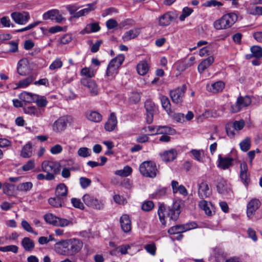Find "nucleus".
<instances>
[{"label":"nucleus","mask_w":262,"mask_h":262,"mask_svg":"<svg viewBox=\"0 0 262 262\" xmlns=\"http://www.w3.org/2000/svg\"><path fill=\"white\" fill-rule=\"evenodd\" d=\"M71 203L72 204L73 206L76 208H78L81 210H83L84 209V206L83 204L79 199L75 198H72Z\"/></svg>","instance_id":"obj_54"},{"label":"nucleus","mask_w":262,"mask_h":262,"mask_svg":"<svg viewBox=\"0 0 262 262\" xmlns=\"http://www.w3.org/2000/svg\"><path fill=\"white\" fill-rule=\"evenodd\" d=\"M18 247L15 245H9L3 247V252H12L14 253H17L18 252Z\"/></svg>","instance_id":"obj_63"},{"label":"nucleus","mask_w":262,"mask_h":262,"mask_svg":"<svg viewBox=\"0 0 262 262\" xmlns=\"http://www.w3.org/2000/svg\"><path fill=\"white\" fill-rule=\"evenodd\" d=\"M3 192L8 195H11L13 194L14 189V185L13 184L6 182L3 185Z\"/></svg>","instance_id":"obj_43"},{"label":"nucleus","mask_w":262,"mask_h":262,"mask_svg":"<svg viewBox=\"0 0 262 262\" xmlns=\"http://www.w3.org/2000/svg\"><path fill=\"white\" fill-rule=\"evenodd\" d=\"M192 12L193 10L191 8L187 7H184L183 9L182 14L179 17V19L182 21H184L186 17L189 16L192 13Z\"/></svg>","instance_id":"obj_53"},{"label":"nucleus","mask_w":262,"mask_h":262,"mask_svg":"<svg viewBox=\"0 0 262 262\" xmlns=\"http://www.w3.org/2000/svg\"><path fill=\"white\" fill-rule=\"evenodd\" d=\"M41 170L47 173V180H53L55 179V174L59 171V166L56 162L44 161L41 163Z\"/></svg>","instance_id":"obj_6"},{"label":"nucleus","mask_w":262,"mask_h":262,"mask_svg":"<svg viewBox=\"0 0 262 262\" xmlns=\"http://www.w3.org/2000/svg\"><path fill=\"white\" fill-rule=\"evenodd\" d=\"M251 103V99L249 96H240L237 98L236 104L232 105L231 110L233 113L238 112L242 107L248 106Z\"/></svg>","instance_id":"obj_11"},{"label":"nucleus","mask_w":262,"mask_h":262,"mask_svg":"<svg viewBox=\"0 0 262 262\" xmlns=\"http://www.w3.org/2000/svg\"><path fill=\"white\" fill-rule=\"evenodd\" d=\"M120 224L122 230L124 232H128L131 230V221L127 214H123L120 218Z\"/></svg>","instance_id":"obj_24"},{"label":"nucleus","mask_w":262,"mask_h":262,"mask_svg":"<svg viewBox=\"0 0 262 262\" xmlns=\"http://www.w3.org/2000/svg\"><path fill=\"white\" fill-rule=\"evenodd\" d=\"M177 151L174 148L165 150L160 154L162 160L166 162H171L174 160L177 157Z\"/></svg>","instance_id":"obj_22"},{"label":"nucleus","mask_w":262,"mask_h":262,"mask_svg":"<svg viewBox=\"0 0 262 262\" xmlns=\"http://www.w3.org/2000/svg\"><path fill=\"white\" fill-rule=\"evenodd\" d=\"M71 223V222L68 220L58 217L56 226H59L61 227H66L69 225Z\"/></svg>","instance_id":"obj_60"},{"label":"nucleus","mask_w":262,"mask_h":262,"mask_svg":"<svg viewBox=\"0 0 262 262\" xmlns=\"http://www.w3.org/2000/svg\"><path fill=\"white\" fill-rule=\"evenodd\" d=\"M20 155L23 158H30L33 155L32 144L28 142L23 147Z\"/></svg>","instance_id":"obj_27"},{"label":"nucleus","mask_w":262,"mask_h":262,"mask_svg":"<svg viewBox=\"0 0 262 262\" xmlns=\"http://www.w3.org/2000/svg\"><path fill=\"white\" fill-rule=\"evenodd\" d=\"M100 27L97 23H91L88 24L86 27L83 29L81 33L82 34H89L92 32H96L99 31Z\"/></svg>","instance_id":"obj_34"},{"label":"nucleus","mask_w":262,"mask_h":262,"mask_svg":"<svg viewBox=\"0 0 262 262\" xmlns=\"http://www.w3.org/2000/svg\"><path fill=\"white\" fill-rule=\"evenodd\" d=\"M190 152L194 156L196 160L198 161L202 160V156L204 154L203 150L192 149Z\"/></svg>","instance_id":"obj_55"},{"label":"nucleus","mask_w":262,"mask_h":262,"mask_svg":"<svg viewBox=\"0 0 262 262\" xmlns=\"http://www.w3.org/2000/svg\"><path fill=\"white\" fill-rule=\"evenodd\" d=\"M130 248L129 245H123L118 246L116 250H113L111 252V255H114L116 251L120 252L122 254H126L128 253L127 250Z\"/></svg>","instance_id":"obj_45"},{"label":"nucleus","mask_w":262,"mask_h":262,"mask_svg":"<svg viewBox=\"0 0 262 262\" xmlns=\"http://www.w3.org/2000/svg\"><path fill=\"white\" fill-rule=\"evenodd\" d=\"M11 16L13 21L19 25H25L30 18L29 13L26 11L14 12L11 14Z\"/></svg>","instance_id":"obj_10"},{"label":"nucleus","mask_w":262,"mask_h":262,"mask_svg":"<svg viewBox=\"0 0 262 262\" xmlns=\"http://www.w3.org/2000/svg\"><path fill=\"white\" fill-rule=\"evenodd\" d=\"M77 154L81 157L86 158L91 156V151L87 147H80L77 151Z\"/></svg>","instance_id":"obj_50"},{"label":"nucleus","mask_w":262,"mask_h":262,"mask_svg":"<svg viewBox=\"0 0 262 262\" xmlns=\"http://www.w3.org/2000/svg\"><path fill=\"white\" fill-rule=\"evenodd\" d=\"M81 83L88 89L91 95L96 96L98 94L97 86L93 80L83 78L81 79Z\"/></svg>","instance_id":"obj_15"},{"label":"nucleus","mask_w":262,"mask_h":262,"mask_svg":"<svg viewBox=\"0 0 262 262\" xmlns=\"http://www.w3.org/2000/svg\"><path fill=\"white\" fill-rule=\"evenodd\" d=\"M234 158L227 156L223 157L221 155L218 156V167L222 169L225 170L229 168L232 165Z\"/></svg>","instance_id":"obj_18"},{"label":"nucleus","mask_w":262,"mask_h":262,"mask_svg":"<svg viewBox=\"0 0 262 262\" xmlns=\"http://www.w3.org/2000/svg\"><path fill=\"white\" fill-rule=\"evenodd\" d=\"M160 100L163 108L169 114L171 112V105L169 99L165 96H162Z\"/></svg>","instance_id":"obj_42"},{"label":"nucleus","mask_w":262,"mask_h":262,"mask_svg":"<svg viewBox=\"0 0 262 262\" xmlns=\"http://www.w3.org/2000/svg\"><path fill=\"white\" fill-rule=\"evenodd\" d=\"M35 96L30 93L24 92L21 94L20 98L25 102H31L35 100Z\"/></svg>","instance_id":"obj_48"},{"label":"nucleus","mask_w":262,"mask_h":262,"mask_svg":"<svg viewBox=\"0 0 262 262\" xmlns=\"http://www.w3.org/2000/svg\"><path fill=\"white\" fill-rule=\"evenodd\" d=\"M204 6L207 7H217L220 8L223 6V4L217 0H209L205 2Z\"/></svg>","instance_id":"obj_52"},{"label":"nucleus","mask_w":262,"mask_h":262,"mask_svg":"<svg viewBox=\"0 0 262 262\" xmlns=\"http://www.w3.org/2000/svg\"><path fill=\"white\" fill-rule=\"evenodd\" d=\"M24 112L26 114L35 116L36 117H39L41 114L40 109L37 108L35 106H33L25 108Z\"/></svg>","instance_id":"obj_41"},{"label":"nucleus","mask_w":262,"mask_h":262,"mask_svg":"<svg viewBox=\"0 0 262 262\" xmlns=\"http://www.w3.org/2000/svg\"><path fill=\"white\" fill-rule=\"evenodd\" d=\"M95 4H89L86 6V8L83 9L77 12H76L74 15V17H79L82 16H84L88 14L90 11L94 10Z\"/></svg>","instance_id":"obj_39"},{"label":"nucleus","mask_w":262,"mask_h":262,"mask_svg":"<svg viewBox=\"0 0 262 262\" xmlns=\"http://www.w3.org/2000/svg\"><path fill=\"white\" fill-rule=\"evenodd\" d=\"M140 33V30L138 28H134L126 32L122 36L123 41H128L137 37Z\"/></svg>","instance_id":"obj_28"},{"label":"nucleus","mask_w":262,"mask_h":262,"mask_svg":"<svg viewBox=\"0 0 262 262\" xmlns=\"http://www.w3.org/2000/svg\"><path fill=\"white\" fill-rule=\"evenodd\" d=\"M145 108L146 111V121L150 124L153 121L154 113L155 110V105L150 100H147L145 102Z\"/></svg>","instance_id":"obj_20"},{"label":"nucleus","mask_w":262,"mask_h":262,"mask_svg":"<svg viewBox=\"0 0 262 262\" xmlns=\"http://www.w3.org/2000/svg\"><path fill=\"white\" fill-rule=\"evenodd\" d=\"M167 191V189L165 187L160 188L157 191L152 194L153 198L158 199L164 195Z\"/></svg>","instance_id":"obj_57"},{"label":"nucleus","mask_w":262,"mask_h":262,"mask_svg":"<svg viewBox=\"0 0 262 262\" xmlns=\"http://www.w3.org/2000/svg\"><path fill=\"white\" fill-rule=\"evenodd\" d=\"M137 70L139 75L144 76L147 73L149 70V66L146 62L142 61L138 64Z\"/></svg>","instance_id":"obj_37"},{"label":"nucleus","mask_w":262,"mask_h":262,"mask_svg":"<svg viewBox=\"0 0 262 262\" xmlns=\"http://www.w3.org/2000/svg\"><path fill=\"white\" fill-rule=\"evenodd\" d=\"M35 100L37 105L40 107L46 106L48 103V101L43 96H39L36 95Z\"/></svg>","instance_id":"obj_51"},{"label":"nucleus","mask_w":262,"mask_h":262,"mask_svg":"<svg viewBox=\"0 0 262 262\" xmlns=\"http://www.w3.org/2000/svg\"><path fill=\"white\" fill-rule=\"evenodd\" d=\"M63 66V62L60 58H56L49 66V69L51 71H55L61 68Z\"/></svg>","instance_id":"obj_49"},{"label":"nucleus","mask_w":262,"mask_h":262,"mask_svg":"<svg viewBox=\"0 0 262 262\" xmlns=\"http://www.w3.org/2000/svg\"><path fill=\"white\" fill-rule=\"evenodd\" d=\"M68 188L66 185L61 183L58 185L55 189V195L64 200L67 195Z\"/></svg>","instance_id":"obj_32"},{"label":"nucleus","mask_w":262,"mask_h":262,"mask_svg":"<svg viewBox=\"0 0 262 262\" xmlns=\"http://www.w3.org/2000/svg\"><path fill=\"white\" fill-rule=\"evenodd\" d=\"M237 19V15L235 13H227L214 22V27L217 30L226 29L231 27Z\"/></svg>","instance_id":"obj_4"},{"label":"nucleus","mask_w":262,"mask_h":262,"mask_svg":"<svg viewBox=\"0 0 262 262\" xmlns=\"http://www.w3.org/2000/svg\"><path fill=\"white\" fill-rule=\"evenodd\" d=\"M124 60V56L123 54H120L111 60L106 71V76L108 80H112L115 78Z\"/></svg>","instance_id":"obj_3"},{"label":"nucleus","mask_w":262,"mask_h":262,"mask_svg":"<svg viewBox=\"0 0 262 262\" xmlns=\"http://www.w3.org/2000/svg\"><path fill=\"white\" fill-rule=\"evenodd\" d=\"M145 249L146 251L152 255L156 254V247L155 244L152 243L145 246Z\"/></svg>","instance_id":"obj_62"},{"label":"nucleus","mask_w":262,"mask_h":262,"mask_svg":"<svg viewBox=\"0 0 262 262\" xmlns=\"http://www.w3.org/2000/svg\"><path fill=\"white\" fill-rule=\"evenodd\" d=\"M239 176L241 181L247 186L250 181V173L248 172V165L245 162L241 163Z\"/></svg>","instance_id":"obj_17"},{"label":"nucleus","mask_w":262,"mask_h":262,"mask_svg":"<svg viewBox=\"0 0 262 262\" xmlns=\"http://www.w3.org/2000/svg\"><path fill=\"white\" fill-rule=\"evenodd\" d=\"M139 170L142 175L149 178H155L158 170L156 164L151 161H144L139 167Z\"/></svg>","instance_id":"obj_7"},{"label":"nucleus","mask_w":262,"mask_h":262,"mask_svg":"<svg viewBox=\"0 0 262 262\" xmlns=\"http://www.w3.org/2000/svg\"><path fill=\"white\" fill-rule=\"evenodd\" d=\"M42 18L44 20L50 19L57 23H60L64 19L59 11L56 9H52L45 12L42 15Z\"/></svg>","instance_id":"obj_14"},{"label":"nucleus","mask_w":262,"mask_h":262,"mask_svg":"<svg viewBox=\"0 0 262 262\" xmlns=\"http://www.w3.org/2000/svg\"><path fill=\"white\" fill-rule=\"evenodd\" d=\"M216 188L219 193L223 195H227L231 192L230 184L222 178L219 179Z\"/></svg>","instance_id":"obj_16"},{"label":"nucleus","mask_w":262,"mask_h":262,"mask_svg":"<svg viewBox=\"0 0 262 262\" xmlns=\"http://www.w3.org/2000/svg\"><path fill=\"white\" fill-rule=\"evenodd\" d=\"M224 83L221 81H219L210 85H207L208 91L213 93L221 92L224 88Z\"/></svg>","instance_id":"obj_30"},{"label":"nucleus","mask_w":262,"mask_h":262,"mask_svg":"<svg viewBox=\"0 0 262 262\" xmlns=\"http://www.w3.org/2000/svg\"><path fill=\"white\" fill-rule=\"evenodd\" d=\"M35 78L33 75H30L26 78L20 80L15 83L16 87L14 89H24L28 87L34 81Z\"/></svg>","instance_id":"obj_31"},{"label":"nucleus","mask_w":262,"mask_h":262,"mask_svg":"<svg viewBox=\"0 0 262 262\" xmlns=\"http://www.w3.org/2000/svg\"><path fill=\"white\" fill-rule=\"evenodd\" d=\"M85 117L94 122H99L102 120V115L97 111H88L85 113Z\"/></svg>","instance_id":"obj_29"},{"label":"nucleus","mask_w":262,"mask_h":262,"mask_svg":"<svg viewBox=\"0 0 262 262\" xmlns=\"http://www.w3.org/2000/svg\"><path fill=\"white\" fill-rule=\"evenodd\" d=\"M214 59L212 56L203 60L198 67V72L202 74L203 72L208 68L214 62Z\"/></svg>","instance_id":"obj_26"},{"label":"nucleus","mask_w":262,"mask_h":262,"mask_svg":"<svg viewBox=\"0 0 262 262\" xmlns=\"http://www.w3.org/2000/svg\"><path fill=\"white\" fill-rule=\"evenodd\" d=\"M180 213V210L178 206L170 208L164 205H161L158 210L160 221L163 226H165L166 224L165 220L166 215L169 217L170 220L176 221L178 219Z\"/></svg>","instance_id":"obj_2"},{"label":"nucleus","mask_w":262,"mask_h":262,"mask_svg":"<svg viewBox=\"0 0 262 262\" xmlns=\"http://www.w3.org/2000/svg\"><path fill=\"white\" fill-rule=\"evenodd\" d=\"M1 25L4 27L9 28L10 27H13L14 25L11 23V20L9 17L4 16L0 18Z\"/></svg>","instance_id":"obj_56"},{"label":"nucleus","mask_w":262,"mask_h":262,"mask_svg":"<svg viewBox=\"0 0 262 262\" xmlns=\"http://www.w3.org/2000/svg\"><path fill=\"white\" fill-rule=\"evenodd\" d=\"M35 167L34 161L32 160H29L22 167L23 170L27 171L33 169Z\"/></svg>","instance_id":"obj_59"},{"label":"nucleus","mask_w":262,"mask_h":262,"mask_svg":"<svg viewBox=\"0 0 262 262\" xmlns=\"http://www.w3.org/2000/svg\"><path fill=\"white\" fill-rule=\"evenodd\" d=\"M21 245L24 249L27 251H32L35 247L33 241L28 237H25L21 241Z\"/></svg>","instance_id":"obj_35"},{"label":"nucleus","mask_w":262,"mask_h":262,"mask_svg":"<svg viewBox=\"0 0 262 262\" xmlns=\"http://www.w3.org/2000/svg\"><path fill=\"white\" fill-rule=\"evenodd\" d=\"M113 199L118 204L124 205L127 203L126 199L124 197L118 194H115L113 197Z\"/></svg>","instance_id":"obj_64"},{"label":"nucleus","mask_w":262,"mask_h":262,"mask_svg":"<svg viewBox=\"0 0 262 262\" xmlns=\"http://www.w3.org/2000/svg\"><path fill=\"white\" fill-rule=\"evenodd\" d=\"M82 247L81 241L73 238L58 241L54 245V250L60 255L74 256L81 251Z\"/></svg>","instance_id":"obj_1"},{"label":"nucleus","mask_w":262,"mask_h":262,"mask_svg":"<svg viewBox=\"0 0 262 262\" xmlns=\"http://www.w3.org/2000/svg\"><path fill=\"white\" fill-rule=\"evenodd\" d=\"M48 202L53 207L58 208L61 207L64 205V200L55 195V197L49 198Z\"/></svg>","instance_id":"obj_38"},{"label":"nucleus","mask_w":262,"mask_h":262,"mask_svg":"<svg viewBox=\"0 0 262 262\" xmlns=\"http://www.w3.org/2000/svg\"><path fill=\"white\" fill-rule=\"evenodd\" d=\"M79 181L81 187L83 189H85L91 184V180L85 177H81Z\"/></svg>","instance_id":"obj_61"},{"label":"nucleus","mask_w":262,"mask_h":262,"mask_svg":"<svg viewBox=\"0 0 262 262\" xmlns=\"http://www.w3.org/2000/svg\"><path fill=\"white\" fill-rule=\"evenodd\" d=\"M33 187V184L31 182H26L18 184L16 186V189L19 192L27 193Z\"/></svg>","instance_id":"obj_36"},{"label":"nucleus","mask_w":262,"mask_h":262,"mask_svg":"<svg viewBox=\"0 0 262 262\" xmlns=\"http://www.w3.org/2000/svg\"><path fill=\"white\" fill-rule=\"evenodd\" d=\"M211 191L208 184L204 182L200 184L198 189V195L201 199H204L210 195Z\"/></svg>","instance_id":"obj_23"},{"label":"nucleus","mask_w":262,"mask_h":262,"mask_svg":"<svg viewBox=\"0 0 262 262\" xmlns=\"http://www.w3.org/2000/svg\"><path fill=\"white\" fill-rule=\"evenodd\" d=\"M44 218L47 223L56 226L58 217L52 213H48L44 216Z\"/></svg>","instance_id":"obj_47"},{"label":"nucleus","mask_w":262,"mask_h":262,"mask_svg":"<svg viewBox=\"0 0 262 262\" xmlns=\"http://www.w3.org/2000/svg\"><path fill=\"white\" fill-rule=\"evenodd\" d=\"M21 226L23 228V229L24 230H25L26 231H27V232L32 233H34L35 235H37V233L34 231L32 228L31 227V226H30V225L27 221H26L25 220L22 221L21 223Z\"/></svg>","instance_id":"obj_58"},{"label":"nucleus","mask_w":262,"mask_h":262,"mask_svg":"<svg viewBox=\"0 0 262 262\" xmlns=\"http://www.w3.org/2000/svg\"><path fill=\"white\" fill-rule=\"evenodd\" d=\"M132 172V168L129 166H125L122 169L116 170L115 174L121 177H126L130 175Z\"/></svg>","instance_id":"obj_40"},{"label":"nucleus","mask_w":262,"mask_h":262,"mask_svg":"<svg viewBox=\"0 0 262 262\" xmlns=\"http://www.w3.org/2000/svg\"><path fill=\"white\" fill-rule=\"evenodd\" d=\"M31 71L30 65L27 58H22L19 60L17 65V72L21 76H26Z\"/></svg>","instance_id":"obj_13"},{"label":"nucleus","mask_w":262,"mask_h":262,"mask_svg":"<svg viewBox=\"0 0 262 262\" xmlns=\"http://www.w3.org/2000/svg\"><path fill=\"white\" fill-rule=\"evenodd\" d=\"M173 19V14L170 12H166L159 17V25L162 27L167 26Z\"/></svg>","instance_id":"obj_25"},{"label":"nucleus","mask_w":262,"mask_h":262,"mask_svg":"<svg viewBox=\"0 0 262 262\" xmlns=\"http://www.w3.org/2000/svg\"><path fill=\"white\" fill-rule=\"evenodd\" d=\"M261 206L260 201L257 199H251L247 205L246 214L249 219H251L254 216L256 211Z\"/></svg>","instance_id":"obj_9"},{"label":"nucleus","mask_w":262,"mask_h":262,"mask_svg":"<svg viewBox=\"0 0 262 262\" xmlns=\"http://www.w3.org/2000/svg\"><path fill=\"white\" fill-rule=\"evenodd\" d=\"M196 227V224L194 222H191L184 225L174 226L168 229V232L170 234H179L194 229Z\"/></svg>","instance_id":"obj_8"},{"label":"nucleus","mask_w":262,"mask_h":262,"mask_svg":"<svg viewBox=\"0 0 262 262\" xmlns=\"http://www.w3.org/2000/svg\"><path fill=\"white\" fill-rule=\"evenodd\" d=\"M175 132L174 129L167 126H157V130L155 133L150 134L149 135L153 136L157 134H172Z\"/></svg>","instance_id":"obj_33"},{"label":"nucleus","mask_w":262,"mask_h":262,"mask_svg":"<svg viewBox=\"0 0 262 262\" xmlns=\"http://www.w3.org/2000/svg\"><path fill=\"white\" fill-rule=\"evenodd\" d=\"M250 50L252 53V56L256 58H260L262 57V48L259 46H252Z\"/></svg>","instance_id":"obj_46"},{"label":"nucleus","mask_w":262,"mask_h":262,"mask_svg":"<svg viewBox=\"0 0 262 262\" xmlns=\"http://www.w3.org/2000/svg\"><path fill=\"white\" fill-rule=\"evenodd\" d=\"M117 123L118 121L115 114L112 113L105 123L104 128L107 132H112L117 127Z\"/></svg>","instance_id":"obj_21"},{"label":"nucleus","mask_w":262,"mask_h":262,"mask_svg":"<svg viewBox=\"0 0 262 262\" xmlns=\"http://www.w3.org/2000/svg\"><path fill=\"white\" fill-rule=\"evenodd\" d=\"M82 201L88 207L97 210H102L105 206V201L103 199H98L89 194L82 196Z\"/></svg>","instance_id":"obj_5"},{"label":"nucleus","mask_w":262,"mask_h":262,"mask_svg":"<svg viewBox=\"0 0 262 262\" xmlns=\"http://www.w3.org/2000/svg\"><path fill=\"white\" fill-rule=\"evenodd\" d=\"M186 89L185 85H183L181 87L170 91V96L173 102L179 104L182 102Z\"/></svg>","instance_id":"obj_12"},{"label":"nucleus","mask_w":262,"mask_h":262,"mask_svg":"<svg viewBox=\"0 0 262 262\" xmlns=\"http://www.w3.org/2000/svg\"><path fill=\"white\" fill-rule=\"evenodd\" d=\"M67 123L68 120L66 117H60L53 124V130L57 133L61 132L66 129Z\"/></svg>","instance_id":"obj_19"},{"label":"nucleus","mask_w":262,"mask_h":262,"mask_svg":"<svg viewBox=\"0 0 262 262\" xmlns=\"http://www.w3.org/2000/svg\"><path fill=\"white\" fill-rule=\"evenodd\" d=\"M241 149L243 151H248L251 147V140L250 138L247 137L239 143Z\"/></svg>","instance_id":"obj_44"}]
</instances>
